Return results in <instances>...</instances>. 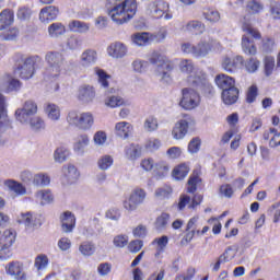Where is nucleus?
<instances>
[{
  "mask_svg": "<svg viewBox=\"0 0 280 280\" xmlns=\"http://www.w3.org/2000/svg\"><path fill=\"white\" fill-rule=\"evenodd\" d=\"M37 113L38 104L27 100L22 107L15 110V119L23 126H30L33 132H40L45 130V120L40 116H36Z\"/></svg>",
  "mask_w": 280,
  "mask_h": 280,
  "instance_id": "1",
  "label": "nucleus"
},
{
  "mask_svg": "<svg viewBox=\"0 0 280 280\" xmlns=\"http://www.w3.org/2000/svg\"><path fill=\"white\" fill-rule=\"evenodd\" d=\"M179 70L188 75L187 82L197 91H200L203 95H211L213 93V85L207 80V74L202 71L194 72V61L183 59L179 62Z\"/></svg>",
  "mask_w": 280,
  "mask_h": 280,
  "instance_id": "2",
  "label": "nucleus"
},
{
  "mask_svg": "<svg viewBox=\"0 0 280 280\" xmlns=\"http://www.w3.org/2000/svg\"><path fill=\"white\" fill-rule=\"evenodd\" d=\"M108 16L116 25L128 23L137 14V0H122L107 11Z\"/></svg>",
  "mask_w": 280,
  "mask_h": 280,
  "instance_id": "3",
  "label": "nucleus"
},
{
  "mask_svg": "<svg viewBox=\"0 0 280 280\" xmlns=\"http://www.w3.org/2000/svg\"><path fill=\"white\" fill-rule=\"evenodd\" d=\"M150 62L153 65L154 68V73L161 82H166L170 83L172 82V70L174 69V65H172V61L167 59V57L159 54V52H153L150 57Z\"/></svg>",
  "mask_w": 280,
  "mask_h": 280,
  "instance_id": "4",
  "label": "nucleus"
},
{
  "mask_svg": "<svg viewBox=\"0 0 280 280\" xmlns=\"http://www.w3.org/2000/svg\"><path fill=\"white\" fill-rule=\"evenodd\" d=\"M66 121L69 124V126H73L74 128H78V130L86 132L93 128L95 117L91 114V112L80 113L78 110H70L66 117Z\"/></svg>",
  "mask_w": 280,
  "mask_h": 280,
  "instance_id": "5",
  "label": "nucleus"
},
{
  "mask_svg": "<svg viewBox=\"0 0 280 280\" xmlns=\"http://www.w3.org/2000/svg\"><path fill=\"white\" fill-rule=\"evenodd\" d=\"M145 14L152 19H163L164 16L165 21L174 19V15L170 12V3L163 0L149 2L145 8Z\"/></svg>",
  "mask_w": 280,
  "mask_h": 280,
  "instance_id": "6",
  "label": "nucleus"
},
{
  "mask_svg": "<svg viewBox=\"0 0 280 280\" xmlns=\"http://www.w3.org/2000/svg\"><path fill=\"white\" fill-rule=\"evenodd\" d=\"M45 60L48 63L45 75L48 78H58L65 66V56L58 51H50L46 54Z\"/></svg>",
  "mask_w": 280,
  "mask_h": 280,
  "instance_id": "7",
  "label": "nucleus"
},
{
  "mask_svg": "<svg viewBox=\"0 0 280 280\" xmlns=\"http://www.w3.org/2000/svg\"><path fill=\"white\" fill-rule=\"evenodd\" d=\"M148 192L143 188H135L130 195L124 200L122 207L128 213H132L139 209L140 205L145 202Z\"/></svg>",
  "mask_w": 280,
  "mask_h": 280,
  "instance_id": "8",
  "label": "nucleus"
},
{
  "mask_svg": "<svg viewBox=\"0 0 280 280\" xmlns=\"http://www.w3.org/2000/svg\"><path fill=\"white\" fill-rule=\"evenodd\" d=\"M179 106L184 108V110H194V108H198V106H200V94L191 88H184L182 90Z\"/></svg>",
  "mask_w": 280,
  "mask_h": 280,
  "instance_id": "9",
  "label": "nucleus"
},
{
  "mask_svg": "<svg viewBox=\"0 0 280 280\" xmlns=\"http://www.w3.org/2000/svg\"><path fill=\"white\" fill-rule=\"evenodd\" d=\"M214 82L217 86L222 90L223 97L226 102H231V100H229V92H231L234 97L237 95V88H235V79L233 77L221 73L215 77Z\"/></svg>",
  "mask_w": 280,
  "mask_h": 280,
  "instance_id": "10",
  "label": "nucleus"
},
{
  "mask_svg": "<svg viewBox=\"0 0 280 280\" xmlns=\"http://www.w3.org/2000/svg\"><path fill=\"white\" fill-rule=\"evenodd\" d=\"M34 73H36V57L23 59L15 69V75H19L22 80L34 78Z\"/></svg>",
  "mask_w": 280,
  "mask_h": 280,
  "instance_id": "11",
  "label": "nucleus"
},
{
  "mask_svg": "<svg viewBox=\"0 0 280 280\" xmlns=\"http://www.w3.org/2000/svg\"><path fill=\"white\" fill-rule=\"evenodd\" d=\"M222 49V45L218 40H210V42H199L195 45L194 49V58H207L210 51L217 50L220 51Z\"/></svg>",
  "mask_w": 280,
  "mask_h": 280,
  "instance_id": "12",
  "label": "nucleus"
},
{
  "mask_svg": "<svg viewBox=\"0 0 280 280\" xmlns=\"http://www.w3.org/2000/svg\"><path fill=\"white\" fill-rule=\"evenodd\" d=\"M4 270L5 273L9 275V277H12V279L14 280L27 279V273H25V267L21 261L15 260L7 264Z\"/></svg>",
  "mask_w": 280,
  "mask_h": 280,
  "instance_id": "13",
  "label": "nucleus"
},
{
  "mask_svg": "<svg viewBox=\"0 0 280 280\" xmlns=\"http://www.w3.org/2000/svg\"><path fill=\"white\" fill-rule=\"evenodd\" d=\"M107 55L114 60H121L128 56V46L121 42H114L107 47Z\"/></svg>",
  "mask_w": 280,
  "mask_h": 280,
  "instance_id": "14",
  "label": "nucleus"
},
{
  "mask_svg": "<svg viewBox=\"0 0 280 280\" xmlns=\"http://www.w3.org/2000/svg\"><path fill=\"white\" fill-rule=\"evenodd\" d=\"M240 65H244V57L242 56L224 57L221 62V67L226 73H235Z\"/></svg>",
  "mask_w": 280,
  "mask_h": 280,
  "instance_id": "15",
  "label": "nucleus"
},
{
  "mask_svg": "<svg viewBox=\"0 0 280 280\" xmlns=\"http://www.w3.org/2000/svg\"><path fill=\"white\" fill-rule=\"evenodd\" d=\"M61 231L63 233H73L75 229V215L71 211L62 212L59 217Z\"/></svg>",
  "mask_w": 280,
  "mask_h": 280,
  "instance_id": "16",
  "label": "nucleus"
},
{
  "mask_svg": "<svg viewBox=\"0 0 280 280\" xmlns=\"http://www.w3.org/2000/svg\"><path fill=\"white\" fill-rule=\"evenodd\" d=\"M97 62V50L88 48L80 56V65L83 69H89Z\"/></svg>",
  "mask_w": 280,
  "mask_h": 280,
  "instance_id": "17",
  "label": "nucleus"
},
{
  "mask_svg": "<svg viewBox=\"0 0 280 280\" xmlns=\"http://www.w3.org/2000/svg\"><path fill=\"white\" fill-rule=\"evenodd\" d=\"M189 130V121L187 119H180L177 121L172 130V137L176 141H180V139H185Z\"/></svg>",
  "mask_w": 280,
  "mask_h": 280,
  "instance_id": "18",
  "label": "nucleus"
},
{
  "mask_svg": "<svg viewBox=\"0 0 280 280\" xmlns=\"http://www.w3.org/2000/svg\"><path fill=\"white\" fill-rule=\"evenodd\" d=\"M59 13L60 11L58 10V8L54 5L45 7L39 12V21L42 23H49L50 21H56Z\"/></svg>",
  "mask_w": 280,
  "mask_h": 280,
  "instance_id": "19",
  "label": "nucleus"
},
{
  "mask_svg": "<svg viewBox=\"0 0 280 280\" xmlns=\"http://www.w3.org/2000/svg\"><path fill=\"white\" fill-rule=\"evenodd\" d=\"M89 143H91L89 135L81 133L74 139L73 151L75 152V154L82 156V154H84V150L86 149V147H89Z\"/></svg>",
  "mask_w": 280,
  "mask_h": 280,
  "instance_id": "20",
  "label": "nucleus"
},
{
  "mask_svg": "<svg viewBox=\"0 0 280 280\" xmlns=\"http://www.w3.org/2000/svg\"><path fill=\"white\" fill-rule=\"evenodd\" d=\"M78 100L83 104H89L95 100V90L91 85H83L79 89Z\"/></svg>",
  "mask_w": 280,
  "mask_h": 280,
  "instance_id": "21",
  "label": "nucleus"
},
{
  "mask_svg": "<svg viewBox=\"0 0 280 280\" xmlns=\"http://www.w3.org/2000/svg\"><path fill=\"white\" fill-rule=\"evenodd\" d=\"M44 113L50 121H60L61 110L57 104L47 103L44 107Z\"/></svg>",
  "mask_w": 280,
  "mask_h": 280,
  "instance_id": "22",
  "label": "nucleus"
},
{
  "mask_svg": "<svg viewBox=\"0 0 280 280\" xmlns=\"http://www.w3.org/2000/svg\"><path fill=\"white\" fill-rule=\"evenodd\" d=\"M4 187H7L9 191L15 194V196H25V194H27V188H25V186L22 183H19L13 179L4 180Z\"/></svg>",
  "mask_w": 280,
  "mask_h": 280,
  "instance_id": "23",
  "label": "nucleus"
},
{
  "mask_svg": "<svg viewBox=\"0 0 280 280\" xmlns=\"http://www.w3.org/2000/svg\"><path fill=\"white\" fill-rule=\"evenodd\" d=\"M14 23V11L10 9H4L0 12V32L7 30Z\"/></svg>",
  "mask_w": 280,
  "mask_h": 280,
  "instance_id": "24",
  "label": "nucleus"
},
{
  "mask_svg": "<svg viewBox=\"0 0 280 280\" xmlns=\"http://www.w3.org/2000/svg\"><path fill=\"white\" fill-rule=\"evenodd\" d=\"M132 132V125L127 121H120L115 125V133L120 139H128Z\"/></svg>",
  "mask_w": 280,
  "mask_h": 280,
  "instance_id": "25",
  "label": "nucleus"
},
{
  "mask_svg": "<svg viewBox=\"0 0 280 280\" xmlns=\"http://www.w3.org/2000/svg\"><path fill=\"white\" fill-rule=\"evenodd\" d=\"M35 200L42 206L51 205L54 202V195L49 189L38 190L35 192Z\"/></svg>",
  "mask_w": 280,
  "mask_h": 280,
  "instance_id": "26",
  "label": "nucleus"
},
{
  "mask_svg": "<svg viewBox=\"0 0 280 280\" xmlns=\"http://www.w3.org/2000/svg\"><path fill=\"white\" fill-rule=\"evenodd\" d=\"M242 50L246 56H257V46L246 35L242 37Z\"/></svg>",
  "mask_w": 280,
  "mask_h": 280,
  "instance_id": "27",
  "label": "nucleus"
},
{
  "mask_svg": "<svg viewBox=\"0 0 280 280\" xmlns=\"http://www.w3.org/2000/svg\"><path fill=\"white\" fill-rule=\"evenodd\" d=\"M51 184V177L47 173L34 174L33 186L34 187H49Z\"/></svg>",
  "mask_w": 280,
  "mask_h": 280,
  "instance_id": "28",
  "label": "nucleus"
},
{
  "mask_svg": "<svg viewBox=\"0 0 280 280\" xmlns=\"http://www.w3.org/2000/svg\"><path fill=\"white\" fill-rule=\"evenodd\" d=\"M184 32H194L195 34H205V24L200 21H189L183 26Z\"/></svg>",
  "mask_w": 280,
  "mask_h": 280,
  "instance_id": "29",
  "label": "nucleus"
},
{
  "mask_svg": "<svg viewBox=\"0 0 280 280\" xmlns=\"http://www.w3.org/2000/svg\"><path fill=\"white\" fill-rule=\"evenodd\" d=\"M49 266V257L45 254H39L35 257L34 267L36 268L37 272H45Z\"/></svg>",
  "mask_w": 280,
  "mask_h": 280,
  "instance_id": "30",
  "label": "nucleus"
},
{
  "mask_svg": "<svg viewBox=\"0 0 280 280\" xmlns=\"http://www.w3.org/2000/svg\"><path fill=\"white\" fill-rule=\"evenodd\" d=\"M68 27L71 32H77L79 34H86V32H89V30L91 28L89 23L78 21V20L71 21Z\"/></svg>",
  "mask_w": 280,
  "mask_h": 280,
  "instance_id": "31",
  "label": "nucleus"
},
{
  "mask_svg": "<svg viewBox=\"0 0 280 280\" xmlns=\"http://www.w3.org/2000/svg\"><path fill=\"white\" fill-rule=\"evenodd\" d=\"M95 244L91 241H84L79 245V253L83 255V257H92V255H95Z\"/></svg>",
  "mask_w": 280,
  "mask_h": 280,
  "instance_id": "32",
  "label": "nucleus"
},
{
  "mask_svg": "<svg viewBox=\"0 0 280 280\" xmlns=\"http://www.w3.org/2000/svg\"><path fill=\"white\" fill-rule=\"evenodd\" d=\"M67 32V28L62 23H52L48 26V34L50 38H59V36H62Z\"/></svg>",
  "mask_w": 280,
  "mask_h": 280,
  "instance_id": "33",
  "label": "nucleus"
},
{
  "mask_svg": "<svg viewBox=\"0 0 280 280\" xmlns=\"http://www.w3.org/2000/svg\"><path fill=\"white\" fill-rule=\"evenodd\" d=\"M125 154L129 161H135L141 156V147L139 144H129L125 148Z\"/></svg>",
  "mask_w": 280,
  "mask_h": 280,
  "instance_id": "34",
  "label": "nucleus"
},
{
  "mask_svg": "<svg viewBox=\"0 0 280 280\" xmlns=\"http://www.w3.org/2000/svg\"><path fill=\"white\" fill-rule=\"evenodd\" d=\"M14 242H16V232L5 230L0 238V245L14 246Z\"/></svg>",
  "mask_w": 280,
  "mask_h": 280,
  "instance_id": "35",
  "label": "nucleus"
},
{
  "mask_svg": "<svg viewBox=\"0 0 280 280\" xmlns=\"http://www.w3.org/2000/svg\"><path fill=\"white\" fill-rule=\"evenodd\" d=\"M20 224H24L26 229H34V226H38V222H36V218L30 212L22 213L19 219Z\"/></svg>",
  "mask_w": 280,
  "mask_h": 280,
  "instance_id": "36",
  "label": "nucleus"
},
{
  "mask_svg": "<svg viewBox=\"0 0 280 280\" xmlns=\"http://www.w3.org/2000/svg\"><path fill=\"white\" fill-rule=\"evenodd\" d=\"M200 171L195 170L192 174L190 175L188 179V187H187V192L188 194H194L196 192V189H198L197 185L200 183Z\"/></svg>",
  "mask_w": 280,
  "mask_h": 280,
  "instance_id": "37",
  "label": "nucleus"
},
{
  "mask_svg": "<svg viewBox=\"0 0 280 280\" xmlns=\"http://www.w3.org/2000/svg\"><path fill=\"white\" fill-rule=\"evenodd\" d=\"M246 10L249 12V14H261V12L265 10V7L259 0H249L247 1Z\"/></svg>",
  "mask_w": 280,
  "mask_h": 280,
  "instance_id": "38",
  "label": "nucleus"
},
{
  "mask_svg": "<svg viewBox=\"0 0 280 280\" xmlns=\"http://www.w3.org/2000/svg\"><path fill=\"white\" fill-rule=\"evenodd\" d=\"M133 45L143 47L150 43V33H136L131 36Z\"/></svg>",
  "mask_w": 280,
  "mask_h": 280,
  "instance_id": "39",
  "label": "nucleus"
},
{
  "mask_svg": "<svg viewBox=\"0 0 280 280\" xmlns=\"http://www.w3.org/2000/svg\"><path fill=\"white\" fill-rule=\"evenodd\" d=\"M189 174V166L180 164L173 170L172 176L175 180H183Z\"/></svg>",
  "mask_w": 280,
  "mask_h": 280,
  "instance_id": "40",
  "label": "nucleus"
},
{
  "mask_svg": "<svg viewBox=\"0 0 280 280\" xmlns=\"http://www.w3.org/2000/svg\"><path fill=\"white\" fill-rule=\"evenodd\" d=\"M4 82L7 84V92L12 93V91H19L21 89V81L14 77L7 74L4 77Z\"/></svg>",
  "mask_w": 280,
  "mask_h": 280,
  "instance_id": "41",
  "label": "nucleus"
},
{
  "mask_svg": "<svg viewBox=\"0 0 280 280\" xmlns=\"http://www.w3.org/2000/svg\"><path fill=\"white\" fill-rule=\"evenodd\" d=\"M242 30L243 32H246L247 34L253 36V38H256V40H259L261 38V33H259L258 30L254 28L250 24V21L246 20V18H244L243 20Z\"/></svg>",
  "mask_w": 280,
  "mask_h": 280,
  "instance_id": "42",
  "label": "nucleus"
},
{
  "mask_svg": "<svg viewBox=\"0 0 280 280\" xmlns=\"http://www.w3.org/2000/svg\"><path fill=\"white\" fill-rule=\"evenodd\" d=\"M115 161L110 155H103L97 160V167L101 172H106L113 167Z\"/></svg>",
  "mask_w": 280,
  "mask_h": 280,
  "instance_id": "43",
  "label": "nucleus"
},
{
  "mask_svg": "<svg viewBox=\"0 0 280 280\" xmlns=\"http://www.w3.org/2000/svg\"><path fill=\"white\" fill-rule=\"evenodd\" d=\"M168 242H170V238L165 235L154 238V241L152 242V245L155 246L158 250V253L155 254V257H159V255H161L163 250H165Z\"/></svg>",
  "mask_w": 280,
  "mask_h": 280,
  "instance_id": "44",
  "label": "nucleus"
},
{
  "mask_svg": "<svg viewBox=\"0 0 280 280\" xmlns=\"http://www.w3.org/2000/svg\"><path fill=\"white\" fill-rule=\"evenodd\" d=\"M170 223V213L163 212L160 217L156 218L154 226L156 231H165L167 224Z\"/></svg>",
  "mask_w": 280,
  "mask_h": 280,
  "instance_id": "45",
  "label": "nucleus"
},
{
  "mask_svg": "<svg viewBox=\"0 0 280 280\" xmlns=\"http://www.w3.org/2000/svg\"><path fill=\"white\" fill-rule=\"evenodd\" d=\"M69 156V150L65 147H59L54 152L55 163H65Z\"/></svg>",
  "mask_w": 280,
  "mask_h": 280,
  "instance_id": "46",
  "label": "nucleus"
},
{
  "mask_svg": "<svg viewBox=\"0 0 280 280\" xmlns=\"http://www.w3.org/2000/svg\"><path fill=\"white\" fill-rule=\"evenodd\" d=\"M62 172L66 178L71 182L77 180L78 176H80V173H78V168H75V166L72 164L63 166Z\"/></svg>",
  "mask_w": 280,
  "mask_h": 280,
  "instance_id": "47",
  "label": "nucleus"
},
{
  "mask_svg": "<svg viewBox=\"0 0 280 280\" xmlns=\"http://www.w3.org/2000/svg\"><path fill=\"white\" fill-rule=\"evenodd\" d=\"M143 128L147 132H154L159 130V120L154 116H149L144 120Z\"/></svg>",
  "mask_w": 280,
  "mask_h": 280,
  "instance_id": "48",
  "label": "nucleus"
},
{
  "mask_svg": "<svg viewBox=\"0 0 280 280\" xmlns=\"http://www.w3.org/2000/svg\"><path fill=\"white\" fill-rule=\"evenodd\" d=\"M94 73L97 75L101 86H103V89H108V80H110V75L100 68H94Z\"/></svg>",
  "mask_w": 280,
  "mask_h": 280,
  "instance_id": "49",
  "label": "nucleus"
},
{
  "mask_svg": "<svg viewBox=\"0 0 280 280\" xmlns=\"http://www.w3.org/2000/svg\"><path fill=\"white\" fill-rule=\"evenodd\" d=\"M93 141L96 148H102L103 145H106V141H108V136L106 135V131H96L93 136Z\"/></svg>",
  "mask_w": 280,
  "mask_h": 280,
  "instance_id": "50",
  "label": "nucleus"
},
{
  "mask_svg": "<svg viewBox=\"0 0 280 280\" xmlns=\"http://www.w3.org/2000/svg\"><path fill=\"white\" fill-rule=\"evenodd\" d=\"M264 67H265V75L269 78L272 75V71H275V57L266 56L264 58Z\"/></svg>",
  "mask_w": 280,
  "mask_h": 280,
  "instance_id": "51",
  "label": "nucleus"
},
{
  "mask_svg": "<svg viewBox=\"0 0 280 280\" xmlns=\"http://www.w3.org/2000/svg\"><path fill=\"white\" fill-rule=\"evenodd\" d=\"M172 187L163 186L155 190L154 197L158 198V200H165V198H170V196H172Z\"/></svg>",
  "mask_w": 280,
  "mask_h": 280,
  "instance_id": "52",
  "label": "nucleus"
},
{
  "mask_svg": "<svg viewBox=\"0 0 280 280\" xmlns=\"http://www.w3.org/2000/svg\"><path fill=\"white\" fill-rule=\"evenodd\" d=\"M261 61L257 58H250L245 62V69L247 73H255L259 69Z\"/></svg>",
  "mask_w": 280,
  "mask_h": 280,
  "instance_id": "53",
  "label": "nucleus"
},
{
  "mask_svg": "<svg viewBox=\"0 0 280 280\" xmlns=\"http://www.w3.org/2000/svg\"><path fill=\"white\" fill-rule=\"evenodd\" d=\"M20 21H30L32 19V9L30 7H20L16 13Z\"/></svg>",
  "mask_w": 280,
  "mask_h": 280,
  "instance_id": "54",
  "label": "nucleus"
},
{
  "mask_svg": "<svg viewBox=\"0 0 280 280\" xmlns=\"http://www.w3.org/2000/svg\"><path fill=\"white\" fill-rule=\"evenodd\" d=\"M237 255V252L233 249V246H229L225 248L223 254H221L219 257L225 262L229 264V261H233L235 259V256Z\"/></svg>",
  "mask_w": 280,
  "mask_h": 280,
  "instance_id": "55",
  "label": "nucleus"
},
{
  "mask_svg": "<svg viewBox=\"0 0 280 280\" xmlns=\"http://www.w3.org/2000/svg\"><path fill=\"white\" fill-rule=\"evenodd\" d=\"M102 233V228L97 225H89L84 228L83 235L85 237H97Z\"/></svg>",
  "mask_w": 280,
  "mask_h": 280,
  "instance_id": "56",
  "label": "nucleus"
},
{
  "mask_svg": "<svg viewBox=\"0 0 280 280\" xmlns=\"http://www.w3.org/2000/svg\"><path fill=\"white\" fill-rule=\"evenodd\" d=\"M113 244L115 248H126V246H128V235L126 234L116 235L113 238Z\"/></svg>",
  "mask_w": 280,
  "mask_h": 280,
  "instance_id": "57",
  "label": "nucleus"
},
{
  "mask_svg": "<svg viewBox=\"0 0 280 280\" xmlns=\"http://www.w3.org/2000/svg\"><path fill=\"white\" fill-rule=\"evenodd\" d=\"M105 105L109 108H118L119 106H124V98L121 96H109L106 98Z\"/></svg>",
  "mask_w": 280,
  "mask_h": 280,
  "instance_id": "58",
  "label": "nucleus"
},
{
  "mask_svg": "<svg viewBox=\"0 0 280 280\" xmlns=\"http://www.w3.org/2000/svg\"><path fill=\"white\" fill-rule=\"evenodd\" d=\"M233 194H235V190H233V186L230 184H223L219 188L221 198H233Z\"/></svg>",
  "mask_w": 280,
  "mask_h": 280,
  "instance_id": "59",
  "label": "nucleus"
},
{
  "mask_svg": "<svg viewBox=\"0 0 280 280\" xmlns=\"http://www.w3.org/2000/svg\"><path fill=\"white\" fill-rule=\"evenodd\" d=\"M131 67L136 73H145V69H148V61L136 59L132 61Z\"/></svg>",
  "mask_w": 280,
  "mask_h": 280,
  "instance_id": "60",
  "label": "nucleus"
},
{
  "mask_svg": "<svg viewBox=\"0 0 280 280\" xmlns=\"http://www.w3.org/2000/svg\"><path fill=\"white\" fill-rule=\"evenodd\" d=\"M12 257V246L0 245V261H8Z\"/></svg>",
  "mask_w": 280,
  "mask_h": 280,
  "instance_id": "61",
  "label": "nucleus"
},
{
  "mask_svg": "<svg viewBox=\"0 0 280 280\" xmlns=\"http://www.w3.org/2000/svg\"><path fill=\"white\" fill-rule=\"evenodd\" d=\"M20 179L25 185H34V173H32L31 171H27V170L22 171L20 174Z\"/></svg>",
  "mask_w": 280,
  "mask_h": 280,
  "instance_id": "62",
  "label": "nucleus"
},
{
  "mask_svg": "<svg viewBox=\"0 0 280 280\" xmlns=\"http://www.w3.org/2000/svg\"><path fill=\"white\" fill-rule=\"evenodd\" d=\"M203 16L206 21H209L210 23H218L220 21V12L215 10H208L203 13Z\"/></svg>",
  "mask_w": 280,
  "mask_h": 280,
  "instance_id": "63",
  "label": "nucleus"
},
{
  "mask_svg": "<svg viewBox=\"0 0 280 280\" xmlns=\"http://www.w3.org/2000/svg\"><path fill=\"white\" fill-rule=\"evenodd\" d=\"M270 14L276 21L280 19V2H273L270 5Z\"/></svg>",
  "mask_w": 280,
  "mask_h": 280,
  "instance_id": "64",
  "label": "nucleus"
}]
</instances>
